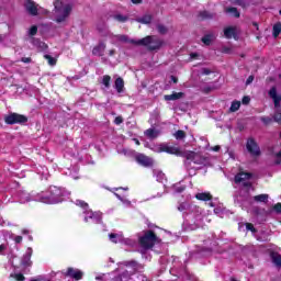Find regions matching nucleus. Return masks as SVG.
<instances>
[{
	"label": "nucleus",
	"instance_id": "nucleus-55",
	"mask_svg": "<svg viewBox=\"0 0 281 281\" xmlns=\"http://www.w3.org/2000/svg\"><path fill=\"white\" fill-rule=\"evenodd\" d=\"M5 249H8V246H5V244L0 245V256L1 254H3V251H5Z\"/></svg>",
	"mask_w": 281,
	"mask_h": 281
},
{
	"label": "nucleus",
	"instance_id": "nucleus-35",
	"mask_svg": "<svg viewBox=\"0 0 281 281\" xmlns=\"http://www.w3.org/2000/svg\"><path fill=\"white\" fill-rule=\"evenodd\" d=\"M36 34H38V26L32 25L29 31V36H36Z\"/></svg>",
	"mask_w": 281,
	"mask_h": 281
},
{
	"label": "nucleus",
	"instance_id": "nucleus-8",
	"mask_svg": "<svg viewBox=\"0 0 281 281\" xmlns=\"http://www.w3.org/2000/svg\"><path fill=\"white\" fill-rule=\"evenodd\" d=\"M246 148L250 155H254L255 157H260V147L258 146V143H256V139L248 138Z\"/></svg>",
	"mask_w": 281,
	"mask_h": 281
},
{
	"label": "nucleus",
	"instance_id": "nucleus-31",
	"mask_svg": "<svg viewBox=\"0 0 281 281\" xmlns=\"http://www.w3.org/2000/svg\"><path fill=\"white\" fill-rule=\"evenodd\" d=\"M102 85H104L105 89H109V87H111V76L104 75Z\"/></svg>",
	"mask_w": 281,
	"mask_h": 281
},
{
	"label": "nucleus",
	"instance_id": "nucleus-27",
	"mask_svg": "<svg viewBox=\"0 0 281 281\" xmlns=\"http://www.w3.org/2000/svg\"><path fill=\"white\" fill-rule=\"evenodd\" d=\"M239 109H240V101L235 100L231 104L229 112L231 113H236V111H238Z\"/></svg>",
	"mask_w": 281,
	"mask_h": 281
},
{
	"label": "nucleus",
	"instance_id": "nucleus-46",
	"mask_svg": "<svg viewBox=\"0 0 281 281\" xmlns=\"http://www.w3.org/2000/svg\"><path fill=\"white\" fill-rule=\"evenodd\" d=\"M14 243L16 245H21V243H23V236H21V235L15 236L14 237Z\"/></svg>",
	"mask_w": 281,
	"mask_h": 281
},
{
	"label": "nucleus",
	"instance_id": "nucleus-15",
	"mask_svg": "<svg viewBox=\"0 0 281 281\" xmlns=\"http://www.w3.org/2000/svg\"><path fill=\"white\" fill-rule=\"evenodd\" d=\"M105 49H106V44H104V42H99V44L93 47L92 54L93 56H104Z\"/></svg>",
	"mask_w": 281,
	"mask_h": 281
},
{
	"label": "nucleus",
	"instance_id": "nucleus-50",
	"mask_svg": "<svg viewBox=\"0 0 281 281\" xmlns=\"http://www.w3.org/2000/svg\"><path fill=\"white\" fill-rule=\"evenodd\" d=\"M276 157H277L276 164H277L278 166H280V164H281V151L277 153Z\"/></svg>",
	"mask_w": 281,
	"mask_h": 281
},
{
	"label": "nucleus",
	"instance_id": "nucleus-29",
	"mask_svg": "<svg viewBox=\"0 0 281 281\" xmlns=\"http://www.w3.org/2000/svg\"><path fill=\"white\" fill-rule=\"evenodd\" d=\"M114 20L119 23H126V21H128V15L115 14Z\"/></svg>",
	"mask_w": 281,
	"mask_h": 281
},
{
	"label": "nucleus",
	"instance_id": "nucleus-4",
	"mask_svg": "<svg viewBox=\"0 0 281 281\" xmlns=\"http://www.w3.org/2000/svg\"><path fill=\"white\" fill-rule=\"evenodd\" d=\"M4 122L10 126L14 124H27V116L19 113H10L4 117Z\"/></svg>",
	"mask_w": 281,
	"mask_h": 281
},
{
	"label": "nucleus",
	"instance_id": "nucleus-61",
	"mask_svg": "<svg viewBox=\"0 0 281 281\" xmlns=\"http://www.w3.org/2000/svg\"><path fill=\"white\" fill-rule=\"evenodd\" d=\"M41 280H43V277H38L36 279H31V281H41Z\"/></svg>",
	"mask_w": 281,
	"mask_h": 281
},
{
	"label": "nucleus",
	"instance_id": "nucleus-62",
	"mask_svg": "<svg viewBox=\"0 0 281 281\" xmlns=\"http://www.w3.org/2000/svg\"><path fill=\"white\" fill-rule=\"evenodd\" d=\"M244 186H245L246 188H251V182H246Z\"/></svg>",
	"mask_w": 281,
	"mask_h": 281
},
{
	"label": "nucleus",
	"instance_id": "nucleus-56",
	"mask_svg": "<svg viewBox=\"0 0 281 281\" xmlns=\"http://www.w3.org/2000/svg\"><path fill=\"white\" fill-rule=\"evenodd\" d=\"M203 92H204V93H211V92H212V87H205V88L203 89Z\"/></svg>",
	"mask_w": 281,
	"mask_h": 281
},
{
	"label": "nucleus",
	"instance_id": "nucleus-43",
	"mask_svg": "<svg viewBox=\"0 0 281 281\" xmlns=\"http://www.w3.org/2000/svg\"><path fill=\"white\" fill-rule=\"evenodd\" d=\"M124 123V119L122 116H116L114 119V124H116V126H120V124Z\"/></svg>",
	"mask_w": 281,
	"mask_h": 281
},
{
	"label": "nucleus",
	"instance_id": "nucleus-17",
	"mask_svg": "<svg viewBox=\"0 0 281 281\" xmlns=\"http://www.w3.org/2000/svg\"><path fill=\"white\" fill-rule=\"evenodd\" d=\"M214 16H215V14L207 10L199 12V18L201 19V21H210V20L214 19Z\"/></svg>",
	"mask_w": 281,
	"mask_h": 281
},
{
	"label": "nucleus",
	"instance_id": "nucleus-36",
	"mask_svg": "<svg viewBox=\"0 0 281 281\" xmlns=\"http://www.w3.org/2000/svg\"><path fill=\"white\" fill-rule=\"evenodd\" d=\"M269 95L270 98L273 100L274 98L278 97V89H276V87H272L270 90H269Z\"/></svg>",
	"mask_w": 281,
	"mask_h": 281
},
{
	"label": "nucleus",
	"instance_id": "nucleus-41",
	"mask_svg": "<svg viewBox=\"0 0 281 281\" xmlns=\"http://www.w3.org/2000/svg\"><path fill=\"white\" fill-rule=\"evenodd\" d=\"M109 238H110L111 243H114L115 245H117V234L111 233L109 235Z\"/></svg>",
	"mask_w": 281,
	"mask_h": 281
},
{
	"label": "nucleus",
	"instance_id": "nucleus-39",
	"mask_svg": "<svg viewBox=\"0 0 281 281\" xmlns=\"http://www.w3.org/2000/svg\"><path fill=\"white\" fill-rule=\"evenodd\" d=\"M54 5H55V10H57V12H60V9L63 8V1L55 0Z\"/></svg>",
	"mask_w": 281,
	"mask_h": 281
},
{
	"label": "nucleus",
	"instance_id": "nucleus-19",
	"mask_svg": "<svg viewBox=\"0 0 281 281\" xmlns=\"http://www.w3.org/2000/svg\"><path fill=\"white\" fill-rule=\"evenodd\" d=\"M137 23H142L143 25H150L153 23V15L145 14L142 18L136 19Z\"/></svg>",
	"mask_w": 281,
	"mask_h": 281
},
{
	"label": "nucleus",
	"instance_id": "nucleus-52",
	"mask_svg": "<svg viewBox=\"0 0 281 281\" xmlns=\"http://www.w3.org/2000/svg\"><path fill=\"white\" fill-rule=\"evenodd\" d=\"M274 122H281V112L276 113L273 116Z\"/></svg>",
	"mask_w": 281,
	"mask_h": 281
},
{
	"label": "nucleus",
	"instance_id": "nucleus-47",
	"mask_svg": "<svg viewBox=\"0 0 281 281\" xmlns=\"http://www.w3.org/2000/svg\"><path fill=\"white\" fill-rule=\"evenodd\" d=\"M273 102H274V106L276 109H278V106H280V102H281V97L278 95L277 98L272 99Z\"/></svg>",
	"mask_w": 281,
	"mask_h": 281
},
{
	"label": "nucleus",
	"instance_id": "nucleus-60",
	"mask_svg": "<svg viewBox=\"0 0 281 281\" xmlns=\"http://www.w3.org/2000/svg\"><path fill=\"white\" fill-rule=\"evenodd\" d=\"M109 56H115V49H110L109 50Z\"/></svg>",
	"mask_w": 281,
	"mask_h": 281
},
{
	"label": "nucleus",
	"instance_id": "nucleus-58",
	"mask_svg": "<svg viewBox=\"0 0 281 281\" xmlns=\"http://www.w3.org/2000/svg\"><path fill=\"white\" fill-rule=\"evenodd\" d=\"M170 79L172 80V82L175 85H177V82H179V78L175 77L173 75H171Z\"/></svg>",
	"mask_w": 281,
	"mask_h": 281
},
{
	"label": "nucleus",
	"instance_id": "nucleus-2",
	"mask_svg": "<svg viewBox=\"0 0 281 281\" xmlns=\"http://www.w3.org/2000/svg\"><path fill=\"white\" fill-rule=\"evenodd\" d=\"M63 196V191L58 187H50L47 191L42 192L38 196L41 203H59Z\"/></svg>",
	"mask_w": 281,
	"mask_h": 281
},
{
	"label": "nucleus",
	"instance_id": "nucleus-30",
	"mask_svg": "<svg viewBox=\"0 0 281 281\" xmlns=\"http://www.w3.org/2000/svg\"><path fill=\"white\" fill-rule=\"evenodd\" d=\"M173 137L176 139H186V132L183 130H178L175 134Z\"/></svg>",
	"mask_w": 281,
	"mask_h": 281
},
{
	"label": "nucleus",
	"instance_id": "nucleus-7",
	"mask_svg": "<svg viewBox=\"0 0 281 281\" xmlns=\"http://www.w3.org/2000/svg\"><path fill=\"white\" fill-rule=\"evenodd\" d=\"M65 278H72V280L79 281L82 280V276H85V273L76 268H67V270L65 272H63Z\"/></svg>",
	"mask_w": 281,
	"mask_h": 281
},
{
	"label": "nucleus",
	"instance_id": "nucleus-13",
	"mask_svg": "<svg viewBox=\"0 0 281 281\" xmlns=\"http://www.w3.org/2000/svg\"><path fill=\"white\" fill-rule=\"evenodd\" d=\"M97 31L99 32V34H101V36L103 38H106L109 36H113V33H111V31H109V27L106 26V23H100L97 25Z\"/></svg>",
	"mask_w": 281,
	"mask_h": 281
},
{
	"label": "nucleus",
	"instance_id": "nucleus-51",
	"mask_svg": "<svg viewBox=\"0 0 281 281\" xmlns=\"http://www.w3.org/2000/svg\"><path fill=\"white\" fill-rule=\"evenodd\" d=\"M249 102H251V98H249V97H244V98L241 99V103H243V104H249Z\"/></svg>",
	"mask_w": 281,
	"mask_h": 281
},
{
	"label": "nucleus",
	"instance_id": "nucleus-22",
	"mask_svg": "<svg viewBox=\"0 0 281 281\" xmlns=\"http://www.w3.org/2000/svg\"><path fill=\"white\" fill-rule=\"evenodd\" d=\"M270 258H271L273 265H276V267L281 269V255L278 252H271Z\"/></svg>",
	"mask_w": 281,
	"mask_h": 281
},
{
	"label": "nucleus",
	"instance_id": "nucleus-48",
	"mask_svg": "<svg viewBox=\"0 0 281 281\" xmlns=\"http://www.w3.org/2000/svg\"><path fill=\"white\" fill-rule=\"evenodd\" d=\"M222 54H232V48H229L227 46H223L222 47Z\"/></svg>",
	"mask_w": 281,
	"mask_h": 281
},
{
	"label": "nucleus",
	"instance_id": "nucleus-14",
	"mask_svg": "<svg viewBox=\"0 0 281 281\" xmlns=\"http://www.w3.org/2000/svg\"><path fill=\"white\" fill-rule=\"evenodd\" d=\"M182 98H186V93L183 92H172L171 94H165L164 100L166 102H172L176 100H181Z\"/></svg>",
	"mask_w": 281,
	"mask_h": 281
},
{
	"label": "nucleus",
	"instance_id": "nucleus-21",
	"mask_svg": "<svg viewBox=\"0 0 281 281\" xmlns=\"http://www.w3.org/2000/svg\"><path fill=\"white\" fill-rule=\"evenodd\" d=\"M145 136L148 137V139H157V137H159V131L155 128H148L145 131Z\"/></svg>",
	"mask_w": 281,
	"mask_h": 281
},
{
	"label": "nucleus",
	"instance_id": "nucleus-1",
	"mask_svg": "<svg viewBox=\"0 0 281 281\" xmlns=\"http://www.w3.org/2000/svg\"><path fill=\"white\" fill-rule=\"evenodd\" d=\"M119 41L122 43H131L138 47H147L148 52H158V49L164 47V40L155 35H147L140 40H130L127 35H119Z\"/></svg>",
	"mask_w": 281,
	"mask_h": 281
},
{
	"label": "nucleus",
	"instance_id": "nucleus-6",
	"mask_svg": "<svg viewBox=\"0 0 281 281\" xmlns=\"http://www.w3.org/2000/svg\"><path fill=\"white\" fill-rule=\"evenodd\" d=\"M158 153H167L168 155H177V157H181L183 153L179 147L168 146L166 144H161L158 148Z\"/></svg>",
	"mask_w": 281,
	"mask_h": 281
},
{
	"label": "nucleus",
	"instance_id": "nucleus-57",
	"mask_svg": "<svg viewBox=\"0 0 281 281\" xmlns=\"http://www.w3.org/2000/svg\"><path fill=\"white\" fill-rule=\"evenodd\" d=\"M190 58H192L193 60H196V58H199V55L196 53H191Z\"/></svg>",
	"mask_w": 281,
	"mask_h": 281
},
{
	"label": "nucleus",
	"instance_id": "nucleus-37",
	"mask_svg": "<svg viewBox=\"0 0 281 281\" xmlns=\"http://www.w3.org/2000/svg\"><path fill=\"white\" fill-rule=\"evenodd\" d=\"M261 122L266 125L269 126V124H271V122H273V119L269 117V116H262Z\"/></svg>",
	"mask_w": 281,
	"mask_h": 281
},
{
	"label": "nucleus",
	"instance_id": "nucleus-64",
	"mask_svg": "<svg viewBox=\"0 0 281 281\" xmlns=\"http://www.w3.org/2000/svg\"><path fill=\"white\" fill-rule=\"evenodd\" d=\"M22 234L27 235V234H30V231L23 229V231H22Z\"/></svg>",
	"mask_w": 281,
	"mask_h": 281
},
{
	"label": "nucleus",
	"instance_id": "nucleus-45",
	"mask_svg": "<svg viewBox=\"0 0 281 281\" xmlns=\"http://www.w3.org/2000/svg\"><path fill=\"white\" fill-rule=\"evenodd\" d=\"M139 267H142V266H139V263H137V261L132 260V268L134 269V273L137 272V269H139Z\"/></svg>",
	"mask_w": 281,
	"mask_h": 281
},
{
	"label": "nucleus",
	"instance_id": "nucleus-24",
	"mask_svg": "<svg viewBox=\"0 0 281 281\" xmlns=\"http://www.w3.org/2000/svg\"><path fill=\"white\" fill-rule=\"evenodd\" d=\"M254 201H256V203H268L269 202V194L255 195Z\"/></svg>",
	"mask_w": 281,
	"mask_h": 281
},
{
	"label": "nucleus",
	"instance_id": "nucleus-18",
	"mask_svg": "<svg viewBox=\"0 0 281 281\" xmlns=\"http://www.w3.org/2000/svg\"><path fill=\"white\" fill-rule=\"evenodd\" d=\"M254 175L251 172H241L239 176L235 177V183H243L245 179H251Z\"/></svg>",
	"mask_w": 281,
	"mask_h": 281
},
{
	"label": "nucleus",
	"instance_id": "nucleus-38",
	"mask_svg": "<svg viewBox=\"0 0 281 281\" xmlns=\"http://www.w3.org/2000/svg\"><path fill=\"white\" fill-rule=\"evenodd\" d=\"M246 229L248 232H252V234H256V232H258V229H256V227L251 223H246Z\"/></svg>",
	"mask_w": 281,
	"mask_h": 281
},
{
	"label": "nucleus",
	"instance_id": "nucleus-11",
	"mask_svg": "<svg viewBox=\"0 0 281 281\" xmlns=\"http://www.w3.org/2000/svg\"><path fill=\"white\" fill-rule=\"evenodd\" d=\"M184 157H186V159H188V161H192L196 166H201V164H203V161H204L201 154H199L196 151H189L184 155Z\"/></svg>",
	"mask_w": 281,
	"mask_h": 281
},
{
	"label": "nucleus",
	"instance_id": "nucleus-20",
	"mask_svg": "<svg viewBox=\"0 0 281 281\" xmlns=\"http://www.w3.org/2000/svg\"><path fill=\"white\" fill-rule=\"evenodd\" d=\"M114 88L116 89L117 93H122V91H124V79L122 77L115 79Z\"/></svg>",
	"mask_w": 281,
	"mask_h": 281
},
{
	"label": "nucleus",
	"instance_id": "nucleus-26",
	"mask_svg": "<svg viewBox=\"0 0 281 281\" xmlns=\"http://www.w3.org/2000/svg\"><path fill=\"white\" fill-rule=\"evenodd\" d=\"M226 12H228L229 14H233V16H235V19H240V12H238V9L236 7L227 8Z\"/></svg>",
	"mask_w": 281,
	"mask_h": 281
},
{
	"label": "nucleus",
	"instance_id": "nucleus-10",
	"mask_svg": "<svg viewBox=\"0 0 281 281\" xmlns=\"http://www.w3.org/2000/svg\"><path fill=\"white\" fill-rule=\"evenodd\" d=\"M24 8L31 16H38V4H36L34 0H26L24 3Z\"/></svg>",
	"mask_w": 281,
	"mask_h": 281
},
{
	"label": "nucleus",
	"instance_id": "nucleus-33",
	"mask_svg": "<svg viewBox=\"0 0 281 281\" xmlns=\"http://www.w3.org/2000/svg\"><path fill=\"white\" fill-rule=\"evenodd\" d=\"M45 60H48V65L54 67L56 65V58L52 57V55H44Z\"/></svg>",
	"mask_w": 281,
	"mask_h": 281
},
{
	"label": "nucleus",
	"instance_id": "nucleus-28",
	"mask_svg": "<svg viewBox=\"0 0 281 281\" xmlns=\"http://www.w3.org/2000/svg\"><path fill=\"white\" fill-rule=\"evenodd\" d=\"M202 43L206 46L212 45V34H206L201 38Z\"/></svg>",
	"mask_w": 281,
	"mask_h": 281
},
{
	"label": "nucleus",
	"instance_id": "nucleus-5",
	"mask_svg": "<svg viewBox=\"0 0 281 281\" xmlns=\"http://www.w3.org/2000/svg\"><path fill=\"white\" fill-rule=\"evenodd\" d=\"M135 161L138 166H143V168H153V166H155V160L145 154H137L135 156Z\"/></svg>",
	"mask_w": 281,
	"mask_h": 281
},
{
	"label": "nucleus",
	"instance_id": "nucleus-32",
	"mask_svg": "<svg viewBox=\"0 0 281 281\" xmlns=\"http://www.w3.org/2000/svg\"><path fill=\"white\" fill-rule=\"evenodd\" d=\"M10 277L16 281H25V276H23V273H13Z\"/></svg>",
	"mask_w": 281,
	"mask_h": 281
},
{
	"label": "nucleus",
	"instance_id": "nucleus-23",
	"mask_svg": "<svg viewBox=\"0 0 281 281\" xmlns=\"http://www.w3.org/2000/svg\"><path fill=\"white\" fill-rule=\"evenodd\" d=\"M195 199L198 201H212L213 196L209 192L196 193Z\"/></svg>",
	"mask_w": 281,
	"mask_h": 281
},
{
	"label": "nucleus",
	"instance_id": "nucleus-12",
	"mask_svg": "<svg viewBox=\"0 0 281 281\" xmlns=\"http://www.w3.org/2000/svg\"><path fill=\"white\" fill-rule=\"evenodd\" d=\"M32 254H33L32 248H27L26 252L21 258L20 265L24 269H27V267H32Z\"/></svg>",
	"mask_w": 281,
	"mask_h": 281
},
{
	"label": "nucleus",
	"instance_id": "nucleus-3",
	"mask_svg": "<svg viewBox=\"0 0 281 281\" xmlns=\"http://www.w3.org/2000/svg\"><path fill=\"white\" fill-rule=\"evenodd\" d=\"M138 243L143 249H153L157 243H159V237L153 229L144 232V235L138 238Z\"/></svg>",
	"mask_w": 281,
	"mask_h": 281
},
{
	"label": "nucleus",
	"instance_id": "nucleus-59",
	"mask_svg": "<svg viewBox=\"0 0 281 281\" xmlns=\"http://www.w3.org/2000/svg\"><path fill=\"white\" fill-rule=\"evenodd\" d=\"M212 150H214V153H218V150H221V146L215 145L214 147H212Z\"/></svg>",
	"mask_w": 281,
	"mask_h": 281
},
{
	"label": "nucleus",
	"instance_id": "nucleus-25",
	"mask_svg": "<svg viewBox=\"0 0 281 281\" xmlns=\"http://www.w3.org/2000/svg\"><path fill=\"white\" fill-rule=\"evenodd\" d=\"M280 34H281V23L278 22L272 27V36L274 38H278V36H280Z\"/></svg>",
	"mask_w": 281,
	"mask_h": 281
},
{
	"label": "nucleus",
	"instance_id": "nucleus-9",
	"mask_svg": "<svg viewBox=\"0 0 281 281\" xmlns=\"http://www.w3.org/2000/svg\"><path fill=\"white\" fill-rule=\"evenodd\" d=\"M72 10H74V7L71 4H66L64 7L63 13L56 16L55 19L56 23H65V21L69 19V15L71 14Z\"/></svg>",
	"mask_w": 281,
	"mask_h": 281
},
{
	"label": "nucleus",
	"instance_id": "nucleus-44",
	"mask_svg": "<svg viewBox=\"0 0 281 281\" xmlns=\"http://www.w3.org/2000/svg\"><path fill=\"white\" fill-rule=\"evenodd\" d=\"M273 210L274 212H277V214H281V203L278 202L277 204H274Z\"/></svg>",
	"mask_w": 281,
	"mask_h": 281
},
{
	"label": "nucleus",
	"instance_id": "nucleus-16",
	"mask_svg": "<svg viewBox=\"0 0 281 281\" xmlns=\"http://www.w3.org/2000/svg\"><path fill=\"white\" fill-rule=\"evenodd\" d=\"M224 36L225 38H238V34L236 33V27L234 26H227L224 29Z\"/></svg>",
	"mask_w": 281,
	"mask_h": 281
},
{
	"label": "nucleus",
	"instance_id": "nucleus-34",
	"mask_svg": "<svg viewBox=\"0 0 281 281\" xmlns=\"http://www.w3.org/2000/svg\"><path fill=\"white\" fill-rule=\"evenodd\" d=\"M157 31H158L160 34H168V27H166V25H164V24H158V25H157Z\"/></svg>",
	"mask_w": 281,
	"mask_h": 281
},
{
	"label": "nucleus",
	"instance_id": "nucleus-53",
	"mask_svg": "<svg viewBox=\"0 0 281 281\" xmlns=\"http://www.w3.org/2000/svg\"><path fill=\"white\" fill-rule=\"evenodd\" d=\"M254 75H250L246 80V85H251V82H254Z\"/></svg>",
	"mask_w": 281,
	"mask_h": 281
},
{
	"label": "nucleus",
	"instance_id": "nucleus-42",
	"mask_svg": "<svg viewBox=\"0 0 281 281\" xmlns=\"http://www.w3.org/2000/svg\"><path fill=\"white\" fill-rule=\"evenodd\" d=\"M77 205H79V207H82V210H87L89 207V204L85 201H78Z\"/></svg>",
	"mask_w": 281,
	"mask_h": 281
},
{
	"label": "nucleus",
	"instance_id": "nucleus-63",
	"mask_svg": "<svg viewBox=\"0 0 281 281\" xmlns=\"http://www.w3.org/2000/svg\"><path fill=\"white\" fill-rule=\"evenodd\" d=\"M132 3H142V0H131Z\"/></svg>",
	"mask_w": 281,
	"mask_h": 281
},
{
	"label": "nucleus",
	"instance_id": "nucleus-54",
	"mask_svg": "<svg viewBox=\"0 0 281 281\" xmlns=\"http://www.w3.org/2000/svg\"><path fill=\"white\" fill-rule=\"evenodd\" d=\"M21 61L30 64V63H32V58L31 57H22Z\"/></svg>",
	"mask_w": 281,
	"mask_h": 281
},
{
	"label": "nucleus",
	"instance_id": "nucleus-40",
	"mask_svg": "<svg viewBox=\"0 0 281 281\" xmlns=\"http://www.w3.org/2000/svg\"><path fill=\"white\" fill-rule=\"evenodd\" d=\"M95 218V214L93 212H88L87 216L85 217L86 223H89V221H93Z\"/></svg>",
	"mask_w": 281,
	"mask_h": 281
},
{
	"label": "nucleus",
	"instance_id": "nucleus-49",
	"mask_svg": "<svg viewBox=\"0 0 281 281\" xmlns=\"http://www.w3.org/2000/svg\"><path fill=\"white\" fill-rule=\"evenodd\" d=\"M203 76H210L212 74V70L210 68H202Z\"/></svg>",
	"mask_w": 281,
	"mask_h": 281
}]
</instances>
